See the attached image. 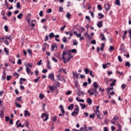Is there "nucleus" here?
I'll return each mask as SVG.
<instances>
[{
    "instance_id": "c756f323",
    "label": "nucleus",
    "mask_w": 131,
    "mask_h": 131,
    "mask_svg": "<svg viewBox=\"0 0 131 131\" xmlns=\"http://www.w3.org/2000/svg\"><path fill=\"white\" fill-rule=\"evenodd\" d=\"M71 16V14L69 12H67L66 17L68 18V19H70V17Z\"/></svg>"
},
{
    "instance_id": "aec40b11",
    "label": "nucleus",
    "mask_w": 131,
    "mask_h": 131,
    "mask_svg": "<svg viewBox=\"0 0 131 131\" xmlns=\"http://www.w3.org/2000/svg\"><path fill=\"white\" fill-rule=\"evenodd\" d=\"M119 119V117L118 116H115L113 119V120L116 121V120Z\"/></svg>"
},
{
    "instance_id": "2eb2a0df",
    "label": "nucleus",
    "mask_w": 131,
    "mask_h": 131,
    "mask_svg": "<svg viewBox=\"0 0 131 131\" xmlns=\"http://www.w3.org/2000/svg\"><path fill=\"white\" fill-rule=\"evenodd\" d=\"M44 45V47L42 48L43 52H45V51H46V48H49V45L47 44V43H45Z\"/></svg>"
},
{
    "instance_id": "bf43d9fd",
    "label": "nucleus",
    "mask_w": 131,
    "mask_h": 131,
    "mask_svg": "<svg viewBox=\"0 0 131 131\" xmlns=\"http://www.w3.org/2000/svg\"><path fill=\"white\" fill-rule=\"evenodd\" d=\"M71 52H72V53H77V51H76V49H72Z\"/></svg>"
},
{
    "instance_id": "9d476101",
    "label": "nucleus",
    "mask_w": 131,
    "mask_h": 131,
    "mask_svg": "<svg viewBox=\"0 0 131 131\" xmlns=\"http://www.w3.org/2000/svg\"><path fill=\"white\" fill-rule=\"evenodd\" d=\"M57 80H59L60 81H61V80L62 81H63V80H64V76H62V79H61V75L58 74L57 75Z\"/></svg>"
},
{
    "instance_id": "39448f33",
    "label": "nucleus",
    "mask_w": 131,
    "mask_h": 131,
    "mask_svg": "<svg viewBox=\"0 0 131 131\" xmlns=\"http://www.w3.org/2000/svg\"><path fill=\"white\" fill-rule=\"evenodd\" d=\"M20 102H22V97L20 96L19 97H16L15 99V103H20Z\"/></svg>"
},
{
    "instance_id": "052dcab7",
    "label": "nucleus",
    "mask_w": 131,
    "mask_h": 131,
    "mask_svg": "<svg viewBox=\"0 0 131 131\" xmlns=\"http://www.w3.org/2000/svg\"><path fill=\"white\" fill-rule=\"evenodd\" d=\"M126 86V85H125V84H122L121 85V88L122 89H123V90H124V89H125Z\"/></svg>"
},
{
    "instance_id": "a878e982",
    "label": "nucleus",
    "mask_w": 131,
    "mask_h": 131,
    "mask_svg": "<svg viewBox=\"0 0 131 131\" xmlns=\"http://www.w3.org/2000/svg\"><path fill=\"white\" fill-rule=\"evenodd\" d=\"M125 66L127 67H130V63L128 61H127L125 63Z\"/></svg>"
},
{
    "instance_id": "774afa93",
    "label": "nucleus",
    "mask_w": 131,
    "mask_h": 131,
    "mask_svg": "<svg viewBox=\"0 0 131 131\" xmlns=\"http://www.w3.org/2000/svg\"><path fill=\"white\" fill-rule=\"evenodd\" d=\"M80 131H86V130L84 129V128L81 127L79 129Z\"/></svg>"
},
{
    "instance_id": "c9c22d12",
    "label": "nucleus",
    "mask_w": 131,
    "mask_h": 131,
    "mask_svg": "<svg viewBox=\"0 0 131 131\" xmlns=\"http://www.w3.org/2000/svg\"><path fill=\"white\" fill-rule=\"evenodd\" d=\"M97 8H98V9L99 11H102V6H101V5H98L97 6Z\"/></svg>"
},
{
    "instance_id": "473e14b6",
    "label": "nucleus",
    "mask_w": 131,
    "mask_h": 131,
    "mask_svg": "<svg viewBox=\"0 0 131 131\" xmlns=\"http://www.w3.org/2000/svg\"><path fill=\"white\" fill-rule=\"evenodd\" d=\"M84 72L85 74H89V73L90 72V70H89V69L85 68L84 70Z\"/></svg>"
},
{
    "instance_id": "c85d7f7f",
    "label": "nucleus",
    "mask_w": 131,
    "mask_h": 131,
    "mask_svg": "<svg viewBox=\"0 0 131 131\" xmlns=\"http://www.w3.org/2000/svg\"><path fill=\"white\" fill-rule=\"evenodd\" d=\"M4 29L6 32H8V31H9V27H8V26L5 25L4 26Z\"/></svg>"
},
{
    "instance_id": "6e6d98bb",
    "label": "nucleus",
    "mask_w": 131,
    "mask_h": 131,
    "mask_svg": "<svg viewBox=\"0 0 131 131\" xmlns=\"http://www.w3.org/2000/svg\"><path fill=\"white\" fill-rule=\"evenodd\" d=\"M59 12H60V13H62V12H63V7H59Z\"/></svg>"
},
{
    "instance_id": "412c9836",
    "label": "nucleus",
    "mask_w": 131,
    "mask_h": 131,
    "mask_svg": "<svg viewBox=\"0 0 131 131\" xmlns=\"http://www.w3.org/2000/svg\"><path fill=\"white\" fill-rule=\"evenodd\" d=\"M49 36L50 38H52V37H54V36H55V34H54V33L52 32L49 35Z\"/></svg>"
},
{
    "instance_id": "6e6552de",
    "label": "nucleus",
    "mask_w": 131,
    "mask_h": 131,
    "mask_svg": "<svg viewBox=\"0 0 131 131\" xmlns=\"http://www.w3.org/2000/svg\"><path fill=\"white\" fill-rule=\"evenodd\" d=\"M24 115L25 116V117H26V116H30V113H29V112L27 110H25V112H24Z\"/></svg>"
},
{
    "instance_id": "e433bc0d",
    "label": "nucleus",
    "mask_w": 131,
    "mask_h": 131,
    "mask_svg": "<svg viewBox=\"0 0 131 131\" xmlns=\"http://www.w3.org/2000/svg\"><path fill=\"white\" fill-rule=\"evenodd\" d=\"M39 97L40 98V99H41V100H42V99L45 98V95L42 94H40Z\"/></svg>"
},
{
    "instance_id": "4c0bfd02",
    "label": "nucleus",
    "mask_w": 131,
    "mask_h": 131,
    "mask_svg": "<svg viewBox=\"0 0 131 131\" xmlns=\"http://www.w3.org/2000/svg\"><path fill=\"white\" fill-rule=\"evenodd\" d=\"M118 59L119 62H122V59H121V56L120 55L118 56Z\"/></svg>"
},
{
    "instance_id": "58836bf2",
    "label": "nucleus",
    "mask_w": 131,
    "mask_h": 131,
    "mask_svg": "<svg viewBox=\"0 0 131 131\" xmlns=\"http://www.w3.org/2000/svg\"><path fill=\"white\" fill-rule=\"evenodd\" d=\"M4 117L5 116H4V112L2 111L0 113V117H1V118H4Z\"/></svg>"
},
{
    "instance_id": "de8ad7c7",
    "label": "nucleus",
    "mask_w": 131,
    "mask_h": 131,
    "mask_svg": "<svg viewBox=\"0 0 131 131\" xmlns=\"http://www.w3.org/2000/svg\"><path fill=\"white\" fill-rule=\"evenodd\" d=\"M12 78V76H7V80H11V79Z\"/></svg>"
},
{
    "instance_id": "393cba45",
    "label": "nucleus",
    "mask_w": 131,
    "mask_h": 131,
    "mask_svg": "<svg viewBox=\"0 0 131 131\" xmlns=\"http://www.w3.org/2000/svg\"><path fill=\"white\" fill-rule=\"evenodd\" d=\"M49 88L50 90V91H51V92H53V91H54V90H55V87L54 86H49Z\"/></svg>"
},
{
    "instance_id": "1a4fd4ad",
    "label": "nucleus",
    "mask_w": 131,
    "mask_h": 131,
    "mask_svg": "<svg viewBox=\"0 0 131 131\" xmlns=\"http://www.w3.org/2000/svg\"><path fill=\"white\" fill-rule=\"evenodd\" d=\"M26 72L28 73V74H30V73L31 72V70L29 68H28V66L26 64Z\"/></svg>"
},
{
    "instance_id": "0e129e2a",
    "label": "nucleus",
    "mask_w": 131,
    "mask_h": 131,
    "mask_svg": "<svg viewBox=\"0 0 131 131\" xmlns=\"http://www.w3.org/2000/svg\"><path fill=\"white\" fill-rule=\"evenodd\" d=\"M4 42L6 43V45H7V46H9V41H8V40H5Z\"/></svg>"
},
{
    "instance_id": "864d4df0",
    "label": "nucleus",
    "mask_w": 131,
    "mask_h": 131,
    "mask_svg": "<svg viewBox=\"0 0 131 131\" xmlns=\"http://www.w3.org/2000/svg\"><path fill=\"white\" fill-rule=\"evenodd\" d=\"M52 60L54 61V62H55V63H57L58 62V59H56L55 57H52Z\"/></svg>"
},
{
    "instance_id": "423d86ee",
    "label": "nucleus",
    "mask_w": 131,
    "mask_h": 131,
    "mask_svg": "<svg viewBox=\"0 0 131 131\" xmlns=\"http://www.w3.org/2000/svg\"><path fill=\"white\" fill-rule=\"evenodd\" d=\"M97 26H98V27H99V28H101V27L103 26V21L100 20L99 22H98L97 24Z\"/></svg>"
},
{
    "instance_id": "49530a36",
    "label": "nucleus",
    "mask_w": 131,
    "mask_h": 131,
    "mask_svg": "<svg viewBox=\"0 0 131 131\" xmlns=\"http://www.w3.org/2000/svg\"><path fill=\"white\" fill-rule=\"evenodd\" d=\"M41 62H42V60L40 59L38 62L37 65L38 66H40L41 65Z\"/></svg>"
},
{
    "instance_id": "4468645a",
    "label": "nucleus",
    "mask_w": 131,
    "mask_h": 131,
    "mask_svg": "<svg viewBox=\"0 0 131 131\" xmlns=\"http://www.w3.org/2000/svg\"><path fill=\"white\" fill-rule=\"evenodd\" d=\"M43 115H45L46 118L43 120V121H47L49 119V115H47V114L43 113Z\"/></svg>"
},
{
    "instance_id": "37998d69",
    "label": "nucleus",
    "mask_w": 131,
    "mask_h": 131,
    "mask_svg": "<svg viewBox=\"0 0 131 131\" xmlns=\"http://www.w3.org/2000/svg\"><path fill=\"white\" fill-rule=\"evenodd\" d=\"M91 43H92V45H96L97 42L96 41V40L93 39L92 41H91Z\"/></svg>"
},
{
    "instance_id": "13d9d810",
    "label": "nucleus",
    "mask_w": 131,
    "mask_h": 131,
    "mask_svg": "<svg viewBox=\"0 0 131 131\" xmlns=\"http://www.w3.org/2000/svg\"><path fill=\"white\" fill-rule=\"evenodd\" d=\"M102 113H103L104 115H106V114H108V111L107 110L103 111Z\"/></svg>"
},
{
    "instance_id": "79ce46f5",
    "label": "nucleus",
    "mask_w": 131,
    "mask_h": 131,
    "mask_svg": "<svg viewBox=\"0 0 131 131\" xmlns=\"http://www.w3.org/2000/svg\"><path fill=\"white\" fill-rule=\"evenodd\" d=\"M66 28V25H64L62 27L60 28V31H64V29Z\"/></svg>"
},
{
    "instance_id": "7ed1b4c3",
    "label": "nucleus",
    "mask_w": 131,
    "mask_h": 131,
    "mask_svg": "<svg viewBox=\"0 0 131 131\" xmlns=\"http://www.w3.org/2000/svg\"><path fill=\"white\" fill-rule=\"evenodd\" d=\"M104 7L106 12L110 10V5L109 4H105Z\"/></svg>"
},
{
    "instance_id": "338daca9",
    "label": "nucleus",
    "mask_w": 131,
    "mask_h": 131,
    "mask_svg": "<svg viewBox=\"0 0 131 131\" xmlns=\"http://www.w3.org/2000/svg\"><path fill=\"white\" fill-rule=\"evenodd\" d=\"M84 36H85V37H86V38H87V37H88L89 36H90V35L89 34V33H85L84 34Z\"/></svg>"
},
{
    "instance_id": "a211bd4d",
    "label": "nucleus",
    "mask_w": 131,
    "mask_h": 131,
    "mask_svg": "<svg viewBox=\"0 0 131 131\" xmlns=\"http://www.w3.org/2000/svg\"><path fill=\"white\" fill-rule=\"evenodd\" d=\"M100 36H102V37L101 38V40H105V41L107 40V39H106V38L105 37V36L103 34H101Z\"/></svg>"
},
{
    "instance_id": "f8f14e48",
    "label": "nucleus",
    "mask_w": 131,
    "mask_h": 131,
    "mask_svg": "<svg viewBox=\"0 0 131 131\" xmlns=\"http://www.w3.org/2000/svg\"><path fill=\"white\" fill-rule=\"evenodd\" d=\"M93 86L94 88V89H96L99 87V84H98V83H97V82H94L93 83Z\"/></svg>"
},
{
    "instance_id": "cd10ccee",
    "label": "nucleus",
    "mask_w": 131,
    "mask_h": 131,
    "mask_svg": "<svg viewBox=\"0 0 131 131\" xmlns=\"http://www.w3.org/2000/svg\"><path fill=\"white\" fill-rule=\"evenodd\" d=\"M114 47L112 46H111L110 47V48H109V51L110 52H112V51H114Z\"/></svg>"
},
{
    "instance_id": "9b49d317",
    "label": "nucleus",
    "mask_w": 131,
    "mask_h": 131,
    "mask_svg": "<svg viewBox=\"0 0 131 131\" xmlns=\"http://www.w3.org/2000/svg\"><path fill=\"white\" fill-rule=\"evenodd\" d=\"M78 111H74L72 114L71 115L72 116H75V115H78Z\"/></svg>"
},
{
    "instance_id": "b1692460",
    "label": "nucleus",
    "mask_w": 131,
    "mask_h": 131,
    "mask_svg": "<svg viewBox=\"0 0 131 131\" xmlns=\"http://www.w3.org/2000/svg\"><path fill=\"white\" fill-rule=\"evenodd\" d=\"M80 105L82 109H84L85 108V107H86V106L85 105V104L80 103Z\"/></svg>"
},
{
    "instance_id": "2f4dec72",
    "label": "nucleus",
    "mask_w": 131,
    "mask_h": 131,
    "mask_svg": "<svg viewBox=\"0 0 131 131\" xmlns=\"http://www.w3.org/2000/svg\"><path fill=\"white\" fill-rule=\"evenodd\" d=\"M15 105H16V107H17V108H21V105L19 104V103H15Z\"/></svg>"
},
{
    "instance_id": "680f3d73",
    "label": "nucleus",
    "mask_w": 131,
    "mask_h": 131,
    "mask_svg": "<svg viewBox=\"0 0 131 131\" xmlns=\"http://www.w3.org/2000/svg\"><path fill=\"white\" fill-rule=\"evenodd\" d=\"M21 63H22V60L19 59L18 60L17 64H19V65H21Z\"/></svg>"
},
{
    "instance_id": "603ef678",
    "label": "nucleus",
    "mask_w": 131,
    "mask_h": 131,
    "mask_svg": "<svg viewBox=\"0 0 131 131\" xmlns=\"http://www.w3.org/2000/svg\"><path fill=\"white\" fill-rule=\"evenodd\" d=\"M90 75L92 76V77H95V75H93V71H90Z\"/></svg>"
},
{
    "instance_id": "4d7b16f0",
    "label": "nucleus",
    "mask_w": 131,
    "mask_h": 131,
    "mask_svg": "<svg viewBox=\"0 0 131 131\" xmlns=\"http://www.w3.org/2000/svg\"><path fill=\"white\" fill-rule=\"evenodd\" d=\"M28 53L31 55H32V51H31V49H29L28 50Z\"/></svg>"
},
{
    "instance_id": "c03bdc74",
    "label": "nucleus",
    "mask_w": 131,
    "mask_h": 131,
    "mask_svg": "<svg viewBox=\"0 0 131 131\" xmlns=\"http://www.w3.org/2000/svg\"><path fill=\"white\" fill-rule=\"evenodd\" d=\"M6 40H8V39L10 41H12V39H11V36H6Z\"/></svg>"
},
{
    "instance_id": "bb28decb",
    "label": "nucleus",
    "mask_w": 131,
    "mask_h": 131,
    "mask_svg": "<svg viewBox=\"0 0 131 131\" xmlns=\"http://www.w3.org/2000/svg\"><path fill=\"white\" fill-rule=\"evenodd\" d=\"M89 117L90 118H95V117H96V114H91L90 115Z\"/></svg>"
},
{
    "instance_id": "e2e57ef3",
    "label": "nucleus",
    "mask_w": 131,
    "mask_h": 131,
    "mask_svg": "<svg viewBox=\"0 0 131 131\" xmlns=\"http://www.w3.org/2000/svg\"><path fill=\"white\" fill-rule=\"evenodd\" d=\"M7 16H8V17H10V16L12 15V12L11 11H9V12L7 14Z\"/></svg>"
},
{
    "instance_id": "5fc2aeb1",
    "label": "nucleus",
    "mask_w": 131,
    "mask_h": 131,
    "mask_svg": "<svg viewBox=\"0 0 131 131\" xmlns=\"http://www.w3.org/2000/svg\"><path fill=\"white\" fill-rule=\"evenodd\" d=\"M5 119H6V122H8V121H9V120H10V117H9V116L6 117Z\"/></svg>"
},
{
    "instance_id": "09e8293b",
    "label": "nucleus",
    "mask_w": 131,
    "mask_h": 131,
    "mask_svg": "<svg viewBox=\"0 0 131 131\" xmlns=\"http://www.w3.org/2000/svg\"><path fill=\"white\" fill-rule=\"evenodd\" d=\"M89 13H90V14H91V16L92 17V18H94L95 17V16L94 15V12H93L92 11H90Z\"/></svg>"
},
{
    "instance_id": "ea45409f",
    "label": "nucleus",
    "mask_w": 131,
    "mask_h": 131,
    "mask_svg": "<svg viewBox=\"0 0 131 131\" xmlns=\"http://www.w3.org/2000/svg\"><path fill=\"white\" fill-rule=\"evenodd\" d=\"M4 52L7 54V55H9V51L6 48H4Z\"/></svg>"
},
{
    "instance_id": "8fccbe9b",
    "label": "nucleus",
    "mask_w": 131,
    "mask_h": 131,
    "mask_svg": "<svg viewBox=\"0 0 131 131\" xmlns=\"http://www.w3.org/2000/svg\"><path fill=\"white\" fill-rule=\"evenodd\" d=\"M117 126H118L119 129H121L122 128V126L120 125V124L119 123L117 124Z\"/></svg>"
},
{
    "instance_id": "0eeeda50",
    "label": "nucleus",
    "mask_w": 131,
    "mask_h": 131,
    "mask_svg": "<svg viewBox=\"0 0 131 131\" xmlns=\"http://www.w3.org/2000/svg\"><path fill=\"white\" fill-rule=\"evenodd\" d=\"M77 94L79 97H81V96H84V93L82 92V91H78Z\"/></svg>"
},
{
    "instance_id": "20e7f679",
    "label": "nucleus",
    "mask_w": 131,
    "mask_h": 131,
    "mask_svg": "<svg viewBox=\"0 0 131 131\" xmlns=\"http://www.w3.org/2000/svg\"><path fill=\"white\" fill-rule=\"evenodd\" d=\"M48 78H50L53 81H55V77L53 73H51L48 75Z\"/></svg>"
},
{
    "instance_id": "3c124183",
    "label": "nucleus",
    "mask_w": 131,
    "mask_h": 131,
    "mask_svg": "<svg viewBox=\"0 0 131 131\" xmlns=\"http://www.w3.org/2000/svg\"><path fill=\"white\" fill-rule=\"evenodd\" d=\"M16 7L17 8V9H20V8L21 7V6L20 5V3H17L16 4Z\"/></svg>"
},
{
    "instance_id": "ddd939ff",
    "label": "nucleus",
    "mask_w": 131,
    "mask_h": 131,
    "mask_svg": "<svg viewBox=\"0 0 131 131\" xmlns=\"http://www.w3.org/2000/svg\"><path fill=\"white\" fill-rule=\"evenodd\" d=\"M73 107H74V104H71L70 106L68 107V110H72L73 109Z\"/></svg>"
},
{
    "instance_id": "7c9ffc66",
    "label": "nucleus",
    "mask_w": 131,
    "mask_h": 131,
    "mask_svg": "<svg viewBox=\"0 0 131 131\" xmlns=\"http://www.w3.org/2000/svg\"><path fill=\"white\" fill-rule=\"evenodd\" d=\"M116 5H117V6H120V0H116Z\"/></svg>"
},
{
    "instance_id": "f03ea898",
    "label": "nucleus",
    "mask_w": 131,
    "mask_h": 131,
    "mask_svg": "<svg viewBox=\"0 0 131 131\" xmlns=\"http://www.w3.org/2000/svg\"><path fill=\"white\" fill-rule=\"evenodd\" d=\"M71 51L70 50H68L66 51H63L62 53V56H66V55H68V57H70L71 55Z\"/></svg>"
},
{
    "instance_id": "5701e85b",
    "label": "nucleus",
    "mask_w": 131,
    "mask_h": 131,
    "mask_svg": "<svg viewBox=\"0 0 131 131\" xmlns=\"http://www.w3.org/2000/svg\"><path fill=\"white\" fill-rule=\"evenodd\" d=\"M73 45L74 46H78V42L76 40H73Z\"/></svg>"
},
{
    "instance_id": "69168bd1",
    "label": "nucleus",
    "mask_w": 131,
    "mask_h": 131,
    "mask_svg": "<svg viewBox=\"0 0 131 131\" xmlns=\"http://www.w3.org/2000/svg\"><path fill=\"white\" fill-rule=\"evenodd\" d=\"M104 123H105V124H108V119H104Z\"/></svg>"
},
{
    "instance_id": "72a5a7b5",
    "label": "nucleus",
    "mask_w": 131,
    "mask_h": 131,
    "mask_svg": "<svg viewBox=\"0 0 131 131\" xmlns=\"http://www.w3.org/2000/svg\"><path fill=\"white\" fill-rule=\"evenodd\" d=\"M104 81L106 84H109V80L108 79V78H105L104 79Z\"/></svg>"
},
{
    "instance_id": "4be33fe9",
    "label": "nucleus",
    "mask_w": 131,
    "mask_h": 131,
    "mask_svg": "<svg viewBox=\"0 0 131 131\" xmlns=\"http://www.w3.org/2000/svg\"><path fill=\"white\" fill-rule=\"evenodd\" d=\"M98 16L100 17H98L100 19H102V18H104V15L102 14L101 13L98 14Z\"/></svg>"
},
{
    "instance_id": "f704fd0d",
    "label": "nucleus",
    "mask_w": 131,
    "mask_h": 131,
    "mask_svg": "<svg viewBox=\"0 0 131 131\" xmlns=\"http://www.w3.org/2000/svg\"><path fill=\"white\" fill-rule=\"evenodd\" d=\"M62 41L63 42H67V37H63V38H62Z\"/></svg>"
},
{
    "instance_id": "a18cd8bd",
    "label": "nucleus",
    "mask_w": 131,
    "mask_h": 131,
    "mask_svg": "<svg viewBox=\"0 0 131 131\" xmlns=\"http://www.w3.org/2000/svg\"><path fill=\"white\" fill-rule=\"evenodd\" d=\"M55 48H57V46H56V45H52V49H51V51H52V52H54V50Z\"/></svg>"
},
{
    "instance_id": "f3484780",
    "label": "nucleus",
    "mask_w": 131,
    "mask_h": 131,
    "mask_svg": "<svg viewBox=\"0 0 131 131\" xmlns=\"http://www.w3.org/2000/svg\"><path fill=\"white\" fill-rule=\"evenodd\" d=\"M92 101L91 98H89L87 99V102L88 103V104L89 105H92Z\"/></svg>"
},
{
    "instance_id": "6ab92c4d",
    "label": "nucleus",
    "mask_w": 131,
    "mask_h": 131,
    "mask_svg": "<svg viewBox=\"0 0 131 131\" xmlns=\"http://www.w3.org/2000/svg\"><path fill=\"white\" fill-rule=\"evenodd\" d=\"M22 17H23V14L22 13H20L17 16V19H22Z\"/></svg>"
},
{
    "instance_id": "dca6fc26",
    "label": "nucleus",
    "mask_w": 131,
    "mask_h": 131,
    "mask_svg": "<svg viewBox=\"0 0 131 131\" xmlns=\"http://www.w3.org/2000/svg\"><path fill=\"white\" fill-rule=\"evenodd\" d=\"M114 90V88L113 86H111V88H108L106 89V92L107 93H110V91H113Z\"/></svg>"
},
{
    "instance_id": "f257e3e1",
    "label": "nucleus",
    "mask_w": 131,
    "mask_h": 131,
    "mask_svg": "<svg viewBox=\"0 0 131 131\" xmlns=\"http://www.w3.org/2000/svg\"><path fill=\"white\" fill-rule=\"evenodd\" d=\"M99 108H100L99 105L96 106V110L94 111V113L96 115L97 118L99 119H103V117L101 118V116H100V111H99Z\"/></svg>"
},
{
    "instance_id": "a19ab883",
    "label": "nucleus",
    "mask_w": 131,
    "mask_h": 131,
    "mask_svg": "<svg viewBox=\"0 0 131 131\" xmlns=\"http://www.w3.org/2000/svg\"><path fill=\"white\" fill-rule=\"evenodd\" d=\"M40 79V77H38L37 78L35 79L34 81V82H37V81H39V79Z\"/></svg>"
}]
</instances>
